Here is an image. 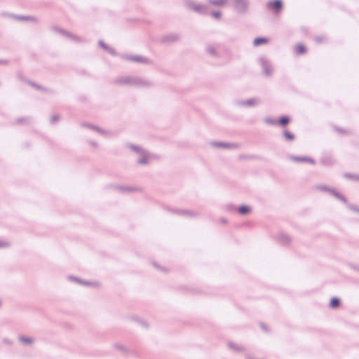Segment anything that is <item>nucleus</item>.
Masks as SVG:
<instances>
[{
	"mask_svg": "<svg viewBox=\"0 0 359 359\" xmlns=\"http://www.w3.org/2000/svg\"><path fill=\"white\" fill-rule=\"evenodd\" d=\"M168 210L175 215H182L187 217H193L196 215L194 211L184 209L169 208Z\"/></svg>",
	"mask_w": 359,
	"mask_h": 359,
	"instance_id": "5",
	"label": "nucleus"
},
{
	"mask_svg": "<svg viewBox=\"0 0 359 359\" xmlns=\"http://www.w3.org/2000/svg\"><path fill=\"white\" fill-rule=\"evenodd\" d=\"M86 100V97L85 96H83V95L79 96V100L81 101V102H85Z\"/></svg>",
	"mask_w": 359,
	"mask_h": 359,
	"instance_id": "30",
	"label": "nucleus"
},
{
	"mask_svg": "<svg viewBox=\"0 0 359 359\" xmlns=\"http://www.w3.org/2000/svg\"><path fill=\"white\" fill-rule=\"evenodd\" d=\"M83 126L86 127V128H90V129H92V130H93L95 131H97V133H99L101 135H105V134L107 133V132L106 130L102 129L101 128H100L99 126H97L96 125L85 123L83 124Z\"/></svg>",
	"mask_w": 359,
	"mask_h": 359,
	"instance_id": "10",
	"label": "nucleus"
},
{
	"mask_svg": "<svg viewBox=\"0 0 359 359\" xmlns=\"http://www.w3.org/2000/svg\"><path fill=\"white\" fill-rule=\"evenodd\" d=\"M22 20H29V19H28V18H23Z\"/></svg>",
	"mask_w": 359,
	"mask_h": 359,
	"instance_id": "33",
	"label": "nucleus"
},
{
	"mask_svg": "<svg viewBox=\"0 0 359 359\" xmlns=\"http://www.w3.org/2000/svg\"><path fill=\"white\" fill-rule=\"evenodd\" d=\"M121 57L125 60L142 64H151V61L146 57L142 55H132L129 54H121Z\"/></svg>",
	"mask_w": 359,
	"mask_h": 359,
	"instance_id": "2",
	"label": "nucleus"
},
{
	"mask_svg": "<svg viewBox=\"0 0 359 359\" xmlns=\"http://www.w3.org/2000/svg\"><path fill=\"white\" fill-rule=\"evenodd\" d=\"M339 301L336 298H333L330 302V305L332 308H336L339 306Z\"/></svg>",
	"mask_w": 359,
	"mask_h": 359,
	"instance_id": "22",
	"label": "nucleus"
},
{
	"mask_svg": "<svg viewBox=\"0 0 359 359\" xmlns=\"http://www.w3.org/2000/svg\"><path fill=\"white\" fill-rule=\"evenodd\" d=\"M142 157L137 161V163L140 165H146L148 163V156L147 151H144L141 154Z\"/></svg>",
	"mask_w": 359,
	"mask_h": 359,
	"instance_id": "13",
	"label": "nucleus"
},
{
	"mask_svg": "<svg viewBox=\"0 0 359 359\" xmlns=\"http://www.w3.org/2000/svg\"><path fill=\"white\" fill-rule=\"evenodd\" d=\"M19 340L24 344L28 345L33 343L34 340L32 338L26 336H20Z\"/></svg>",
	"mask_w": 359,
	"mask_h": 359,
	"instance_id": "15",
	"label": "nucleus"
},
{
	"mask_svg": "<svg viewBox=\"0 0 359 359\" xmlns=\"http://www.w3.org/2000/svg\"><path fill=\"white\" fill-rule=\"evenodd\" d=\"M69 279L73 280L75 282L79 283L80 284L82 283V280H83L79 279L78 277H76V276H69Z\"/></svg>",
	"mask_w": 359,
	"mask_h": 359,
	"instance_id": "25",
	"label": "nucleus"
},
{
	"mask_svg": "<svg viewBox=\"0 0 359 359\" xmlns=\"http://www.w3.org/2000/svg\"><path fill=\"white\" fill-rule=\"evenodd\" d=\"M133 76L122 77L118 80V82L121 84H128L133 86Z\"/></svg>",
	"mask_w": 359,
	"mask_h": 359,
	"instance_id": "11",
	"label": "nucleus"
},
{
	"mask_svg": "<svg viewBox=\"0 0 359 359\" xmlns=\"http://www.w3.org/2000/svg\"><path fill=\"white\" fill-rule=\"evenodd\" d=\"M8 61L6 60H0V65H8Z\"/></svg>",
	"mask_w": 359,
	"mask_h": 359,
	"instance_id": "29",
	"label": "nucleus"
},
{
	"mask_svg": "<svg viewBox=\"0 0 359 359\" xmlns=\"http://www.w3.org/2000/svg\"><path fill=\"white\" fill-rule=\"evenodd\" d=\"M153 265L158 269L159 270H161L163 271H165L166 272L167 271L162 266H161L158 264H157L156 262H153Z\"/></svg>",
	"mask_w": 359,
	"mask_h": 359,
	"instance_id": "26",
	"label": "nucleus"
},
{
	"mask_svg": "<svg viewBox=\"0 0 359 359\" xmlns=\"http://www.w3.org/2000/svg\"><path fill=\"white\" fill-rule=\"evenodd\" d=\"M129 148L134 151L135 152H136L137 154H139L140 155H141L142 154H143L144 151H146L145 150H144L142 148H141L140 146H137V145H135V144H130L129 145Z\"/></svg>",
	"mask_w": 359,
	"mask_h": 359,
	"instance_id": "14",
	"label": "nucleus"
},
{
	"mask_svg": "<svg viewBox=\"0 0 359 359\" xmlns=\"http://www.w3.org/2000/svg\"><path fill=\"white\" fill-rule=\"evenodd\" d=\"M17 76L18 78L22 81H24L25 83H26L27 84H28L29 86H30L31 87L34 88L35 90H40L41 92H44L46 93H49V94H54L55 93V91L53 89H50V88H47L36 82H34L31 80H29L26 78L24 77L23 74L20 72H18L17 74Z\"/></svg>",
	"mask_w": 359,
	"mask_h": 359,
	"instance_id": "1",
	"label": "nucleus"
},
{
	"mask_svg": "<svg viewBox=\"0 0 359 359\" xmlns=\"http://www.w3.org/2000/svg\"><path fill=\"white\" fill-rule=\"evenodd\" d=\"M98 45H99L100 47L103 48L104 50H106L108 53H109L112 56H117V55H118L117 51L116 50V49L114 48H112V47L108 46L102 40H100L98 41Z\"/></svg>",
	"mask_w": 359,
	"mask_h": 359,
	"instance_id": "7",
	"label": "nucleus"
},
{
	"mask_svg": "<svg viewBox=\"0 0 359 359\" xmlns=\"http://www.w3.org/2000/svg\"><path fill=\"white\" fill-rule=\"evenodd\" d=\"M4 246H5V243L0 242V247H4Z\"/></svg>",
	"mask_w": 359,
	"mask_h": 359,
	"instance_id": "31",
	"label": "nucleus"
},
{
	"mask_svg": "<svg viewBox=\"0 0 359 359\" xmlns=\"http://www.w3.org/2000/svg\"><path fill=\"white\" fill-rule=\"evenodd\" d=\"M81 284L84 285H95L94 283H90L89 281L84 280H82V283Z\"/></svg>",
	"mask_w": 359,
	"mask_h": 359,
	"instance_id": "27",
	"label": "nucleus"
},
{
	"mask_svg": "<svg viewBox=\"0 0 359 359\" xmlns=\"http://www.w3.org/2000/svg\"><path fill=\"white\" fill-rule=\"evenodd\" d=\"M131 319L133 321L137 322L138 323H140L142 326H143L145 328L149 327V324L147 322L140 319V318H138L137 316H132Z\"/></svg>",
	"mask_w": 359,
	"mask_h": 359,
	"instance_id": "17",
	"label": "nucleus"
},
{
	"mask_svg": "<svg viewBox=\"0 0 359 359\" xmlns=\"http://www.w3.org/2000/svg\"><path fill=\"white\" fill-rule=\"evenodd\" d=\"M179 290L181 291L189 292L191 294H194V293H196L198 292L195 289L191 288V287H188L187 286H181L179 287Z\"/></svg>",
	"mask_w": 359,
	"mask_h": 359,
	"instance_id": "20",
	"label": "nucleus"
},
{
	"mask_svg": "<svg viewBox=\"0 0 359 359\" xmlns=\"http://www.w3.org/2000/svg\"><path fill=\"white\" fill-rule=\"evenodd\" d=\"M59 120H60V116L57 115V114H55L50 118V123L51 124H55Z\"/></svg>",
	"mask_w": 359,
	"mask_h": 359,
	"instance_id": "23",
	"label": "nucleus"
},
{
	"mask_svg": "<svg viewBox=\"0 0 359 359\" xmlns=\"http://www.w3.org/2000/svg\"><path fill=\"white\" fill-rule=\"evenodd\" d=\"M51 28H52V30H53L57 33H60V34H62L64 36H66L67 38L69 39L70 40H72L77 43H81L83 41V39L81 36L75 35L67 30H65L63 29L59 28L55 26H53Z\"/></svg>",
	"mask_w": 359,
	"mask_h": 359,
	"instance_id": "3",
	"label": "nucleus"
},
{
	"mask_svg": "<svg viewBox=\"0 0 359 359\" xmlns=\"http://www.w3.org/2000/svg\"><path fill=\"white\" fill-rule=\"evenodd\" d=\"M179 40H180V36L177 34L170 33V34L163 36L161 38V41L163 43H168V42H176V41H178Z\"/></svg>",
	"mask_w": 359,
	"mask_h": 359,
	"instance_id": "8",
	"label": "nucleus"
},
{
	"mask_svg": "<svg viewBox=\"0 0 359 359\" xmlns=\"http://www.w3.org/2000/svg\"><path fill=\"white\" fill-rule=\"evenodd\" d=\"M297 54H302L306 52V48L302 44H298L294 48Z\"/></svg>",
	"mask_w": 359,
	"mask_h": 359,
	"instance_id": "18",
	"label": "nucleus"
},
{
	"mask_svg": "<svg viewBox=\"0 0 359 359\" xmlns=\"http://www.w3.org/2000/svg\"><path fill=\"white\" fill-rule=\"evenodd\" d=\"M238 211L241 214H246L250 212V208L248 206H241L238 208Z\"/></svg>",
	"mask_w": 359,
	"mask_h": 359,
	"instance_id": "21",
	"label": "nucleus"
},
{
	"mask_svg": "<svg viewBox=\"0 0 359 359\" xmlns=\"http://www.w3.org/2000/svg\"><path fill=\"white\" fill-rule=\"evenodd\" d=\"M267 8L273 13H279L283 8V3L280 0H275L267 3Z\"/></svg>",
	"mask_w": 359,
	"mask_h": 359,
	"instance_id": "6",
	"label": "nucleus"
},
{
	"mask_svg": "<svg viewBox=\"0 0 359 359\" xmlns=\"http://www.w3.org/2000/svg\"><path fill=\"white\" fill-rule=\"evenodd\" d=\"M15 123L18 125H28L29 123V117H20L16 118Z\"/></svg>",
	"mask_w": 359,
	"mask_h": 359,
	"instance_id": "16",
	"label": "nucleus"
},
{
	"mask_svg": "<svg viewBox=\"0 0 359 359\" xmlns=\"http://www.w3.org/2000/svg\"><path fill=\"white\" fill-rule=\"evenodd\" d=\"M287 137L288 138H292V137L290 136V135H287Z\"/></svg>",
	"mask_w": 359,
	"mask_h": 359,
	"instance_id": "32",
	"label": "nucleus"
},
{
	"mask_svg": "<svg viewBox=\"0 0 359 359\" xmlns=\"http://www.w3.org/2000/svg\"><path fill=\"white\" fill-rule=\"evenodd\" d=\"M89 144H90L91 146H93V147H95V148H96V147H98V144H97V142H96L90 141V142H89Z\"/></svg>",
	"mask_w": 359,
	"mask_h": 359,
	"instance_id": "28",
	"label": "nucleus"
},
{
	"mask_svg": "<svg viewBox=\"0 0 359 359\" xmlns=\"http://www.w3.org/2000/svg\"><path fill=\"white\" fill-rule=\"evenodd\" d=\"M133 86H137V87H147L150 86L151 83L149 81L143 79L140 77L137 76H133Z\"/></svg>",
	"mask_w": 359,
	"mask_h": 359,
	"instance_id": "9",
	"label": "nucleus"
},
{
	"mask_svg": "<svg viewBox=\"0 0 359 359\" xmlns=\"http://www.w3.org/2000/svg\"><path fill=\"white\" fill-rule=\"evenodd\" d=\"M111 187H113L115 190H117L118 191L126 193V192H134V191H142V189L140 187H134V186H123V185H111Z\"/></svg>",
	"mask_w": 359,
	"mask_h": 359,
	"instance_id": "4",
	"label": "nucleus"
},
{
	"mask_svg": "<svg viewBox=\"0 0 359 359\" xmlns=\"http://www.w3.org/2000/svg\"><path fill=\"white\" fill-rule=\"evenodd\" d=\"M269 39L264 37L257 38L254 40V45L258 46L260 45L266 44L269 42Z\"/></svg>",
	"mask_w": 359,
	"mask_h": 359,
	"instance_id": "12",
	"label": "nucleus"
},
{
	"mask_svg": "<svg viewBox=\"0 0 359 359\" xmlns=\"http://www.w3.org/2000/svg\"><path fill=\"white\" fill-rule=\"evenodd\" d=\"M289 122V118L287 117H282L279 120V123L280 125L285 126Z\"/></svg>",
	"mask_w": 359,
	"mask_h": 359,
	"instance_id": "24",
	"label": "nucleus"
},
{
	"mask_svg": "<svg viewBox=\"0 0 359 359\" xmlns=\"http://www.w3.org/2000/svg\"><path fill=\"white\" fill-rule=\"evenodd\" d=\"M114 346L115 347V348H116L117 350H118L120 351H122L125 354H128V351L126 349V348L123 345L120 344H115L114 345Z\"/></svg>",
	"mask_w": 359,
	"mask_h": 359,
	"instance_id": "19",
	"label": "nucleus"
}]
</instances>
